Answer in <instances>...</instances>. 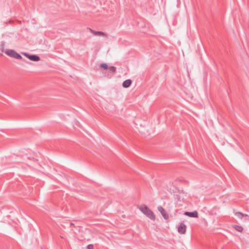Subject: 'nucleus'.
Returning a JSON list of instances; mask_svg holds the SVG:
<instances>
[{
    "instance_id": "8",
    "label": "nucleus",
    "mask_w": 249,
    "mask_h": 249,
    "mask_svg": "<svg viewBox=\"0 0 249 249\" xmlns=\"http://www.w3.org/2000/svg\"><path fill=\"white\" fill-rule=\"evenodd\" d=\"M184 215L191 217H198V213L196 211H193L192 212H186L184 213Z\"/></svg>"
},
{
    "instance_id": "3",
    "label": "nucleus",
    "mask_w": 249,
    "mask_h": 249,
    "mask_svg": "<svg viewBox=\"0 0 249 249\" xmlns=\"http://www.w3.org/2000/svg\"><path fill=\"white\" fill-rule=\"evenodd\" d=\"M234 214L239 219H244L245 221H249V215L247 214H244L241 212H235Z\"/></svg>"
},
{
    "instance_id": "2",
    "label": "nucleus",
    "mask_w": 249,
    "mask_h": 249,
    "mask_svg": "<svg viewBox=\"0 0 249 249\" xmlns=\"http://www.w3.org/2000/svg\"><path fill=\"white\" fill-rule=\"evenodd\" d=\"M23 55L27 57L29 59L33 61H38L40 60V57L36 55L29 54L26 53H22Z\"/></svg>"
},
{
    "instance_id": "13",
    "label": "nucleus",
    "mask_w": 249,
    "mask_h": 249,
    "mask_svg": "<svg viewBox=\"0 0 249 249\" xmlns=\"http://www.w3.org/2000/svg\"><path fill=\"white\" fill-rule=\"evenodd\" d=\"M15 58L18 59H22V57L19 53H17V54H16Z\"/></svg>"
},
{
    "instance_id": "6",
    "label": "nucleus",
    "mask_w": 249,
    "mask_h": 249,
    "mask_svg": "<svg viewBox=\"0 0 249 249\" xmlns=\"http://www.w3.org/2000/svg\"><path fill=\"white\" fill-rule=\"evenodd\" d=\"M5 53L8 56L15 58L17 52L14 50H7L5 51Z\"/></svg>"
},
{
    "instance_id": "7",
    "label": "nucleus",
    "mask_w": 249,
    "mask_h": 249,
    "mask_svg": "<svg viewBox=\"0 0 249 249\" xmlns=\"http://www.w3.org/2000/svg\"><path fill=\"white\" fill-rule=\"evenodd\" d=\"M88 29L90 31V33H92L94 36H105V34L101 31H95L92 29L89 28Z\"/></svg>"
},
{
    "instance_id": "12",
    "label": "nucleus",
    "mask_w": 249,
    "mask_h": 249,
    "mask_svg": "<svg viewBox=\"0 0 249 249\" xmlns=\"http://www.w3.org/2000/svg\"><path fill=\"white\" fill-rule=\"evenodd\" d=\"M100 67L105 70H107L108 69V67L106 63L101 64L100 65Z\"/></svg>"
},
{
    "instance_id": "4",
    "label": "nucleus",
    "mask_w": 249,
    "mask_h": 249,
    "mask_svg": "<svg viewBox=\"0 0 249 249\" xmlns=\"http://www.w3.org/2000/svg\"><path fill=\"white\" fill-rule=\"evenodd\" d=\"M178 232L180 233L184 234L186 231V226L183 222L180 223L178 228Z\"/></svg>"
},
{
    "instance_id": "14",
    "label": "nucleus",
    "mask_w": 249,
    "mask_h": 249,
    "mask_svg": "<svg viewBox=\"0 0 249 249\" xmlns=\"http://www.w3.org/2000/svg\"><path fill=\"white\" fill-rule=\"evenodd\" d=\"M88 249H94L93 246L91 244L89 245L87 247Z\"/></svg>"
},
{
    "instance_id": "5",
    "label": "nucleus",
    "mask_w": 249,
    "mask_h": 249,
    "mask_svg": "<svg viewBox=\"0 0 249 249\" xmlns=\"http://www.w3.org/2000/svg\"><path fill=\"white\" fill-rule=\"evenodd\" d=\"M158 211L160 213L162 216L165 219H167L169 218L168 215L166 213L164 209L161 206H159L158 207Z\"/></svg>"
},
{
    "instance_id": "1",
    "label": "nucleus",
    "mask_w": 249,
    "mask_h": 249,
    "mask_svg": "<svg viewBox=\"0 0 249 249\" xmlns=\"http://www.w3.org/2000/svg\"><path fill=\"white\" fill-rule=\"evenodd\" d=\"M140 210L146 216L151 220L155 219V216L153 212L149 209L146 206L142 205L139 207Z\"/></svg>"
},
{
    "instance_id": "11",
    "label": "nucleus",
    "mask_w": 249,
    "mask_h": 249,
    "mask_svg": "<svg viewBox=\"0 0 249 249\" xmlns=\"http://www.w3.org/2000/svg\"><path fill=\"white\" fill-rule=\"evenodd\" d=\"M109 71L112 73H114L116 71V68L114 66H111L108 68Z\"/></svg>"
},
{
    "instance_id": "9",
    "label": "nucleus",
    "mask_w": 249,
    "mask_h": 249,
    "mask_svg": "<svg viewBox=\"0 0 249 249\" xmlns=\"http://www.w3.org/2000/svg\"><path fill=\"white\" fill-rule=\"evenodd\" d=\"M132 83V81L130 79H127L123 83V87L125 88H128Z\"/></svg>"
},
{
    "instance_id": "10",
    "label": "nucleus",
    "mask_w": 249,
    "mask_h": 249,
    "mask_svg": "<svg viewBox=\"0 0 249 249\" xmlns=\"http://www.w3.org/2000/svg\"><path fill=\"white\" fill-rule=\"evenodd\" d=\"M233 228L237 231H239V232H242L243 231V228L240 226H238V225H234L233 226Z\"/></svg>"
}]
</instances>
